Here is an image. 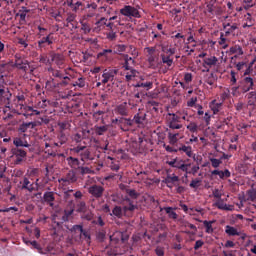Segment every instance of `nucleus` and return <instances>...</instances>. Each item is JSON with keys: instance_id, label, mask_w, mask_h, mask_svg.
I'll list each match as a JSON object with an SVG mask.
<instances>
[{"instance_id": "1", "label": "nucleus", "mask_w": 256, "mask_h": 256, "mask_svg": "<svg viewBox=\"0 0 256 256\" xmlns=\"http://www.w3.org/2000/svg\"><path fill=\"white\" fill-rule=\"evenodd\" d=\"M66 161L68 165L72 168L71 171L77 173V175H91V173L93 172L91 168L81 165V160H79V158L69 156L66 158Z\"/></svg>"}, {"instance_id": "2", "label": "nucleus", "mask_w": 256, "mask_h": 256, "mask_svg": "<svg viewBox=\"0 0 256 256\" xmlns=\"http://www.w3.org/2000/svg\"><path fill=\"white\" fill-rule=\"evenodd\" d=\"M163 53L160 54L161 61L158 62V65H165L167 69H171L173 67V55L177 53V48L170 46L169 48H162Z\"/></svg>"}, {"instance_id": "3", "label": "nucleus", "mask_w": 256, "mask_h": 256, "mask_svg": "<svg viewBox=\"0 0 256 256\" xmlns=\"http://www.w3.org/2000/svg\"><path fill=\"white\" fill-rule=\"evenodd\" d=\"M239 83L240 85L232 88L234 93L240 91V93L245 94L255 90V80L251 76H245Z\"/></svg>"}, {"instance_id": "4", "label": "nucleus", "mask_w": 256, "mask_h": 256, "mask_svg": "<svg viewBox=\"0 0 256 256\" xmlns=\"http://www.w3.org/2000/svg\"><path fill=\"white\" fill-rule=\"evenodd\" d=\"M74 155L80 157V160L85 163L86 161H93V155H91V149L85 145H77L71 149Z\"/></svg>"}, {"instance_id": "5", "label": "nucleus", "mask_w": 256, "mask_h": 256, "mask_svg": "<svg viewBox=\"0 0 256 256\" xmlns=\"http://www.w3.org/2000/svg\"><path fill=\"white\" fill-rule=\"evenodd\" d=\"M120 15H123V17H128V19H141V12H139V9L131 5H125L123 8H121Z\"/></svg>"}, {"instance_id": "6", "label": "nucleus", "mask_w": 256, "mask_h": 256, "mask_svg": "<svg viewBox=\"0 0 256 256\" xmlns=\"http://www.w3.org/2000/svg\"><path fill=\"white\" fill-rule=\"evenodd\" d=\"M144 51L147 53V61L150 67H157L159 65V53L155 47H146Z\"/></svg>"}, {"instance_id": "7", "label": "nucleus", "mask_w": 256, "mask_h": 256, "mask_svg": "<svg viewBox=\"0 0 256 256\" xmlns=\"http://www.w3.org/2000/svg\"><path fill=\"white\" fill-rule=\"evenodd\" d=\"M77 179V172L69 170L65 176L58 179V182L60 183V185H62V187H69V185L77 183Z\"/></svg>"}, {"instance_id": "8", "label": "nucleus", "mask_w": 256, "mask_h": 256, "mask_svg": "<svg viewBox=\"0 0 256 256\" xmlns=\"http://www.w3.org/2000/svg\"><path fill=\"white\" fill-rule=\"evenodd\" d=\"M38 49L43 50L47 49V47H51L55 43V37H53V32L46 34L45 36L39 37Z\"/></svg>"}, {"instance_id": "9", "label": "nucleus", "mask_w": 256, "mask_h": 256, "mask_svg": "<svg viewBox=\"0 0 256 256\" xmlns=\"http://www.w3.org/2000/svg\"><path fill=\"white\" fill-rule=\"evenodd\" d=\"M122 209L124 211V217H132L137 205L133 203V200L129 197L124 198Z\"/></svg>"}, {"instance_id": "10", "label": "nucleus", "mask_w": 256, "mask_h": 256, "mask_svg": "<svg viewBox=\"0 0 256 256\" xmlns=\"http://www.w3.org/2000/svg\"><path fill=\"white\" fill-rule=\"evenodd\" d=\"M217 63H219V59L216 56L210 55L207 58H204L202 60V67H204L202 73H209L211 67H215Z\"/></svg>"}, {"instance_id": "11", "label": "nucleus", "mask_w": 256, "mask_h": 256, "mask_svg": "<svg viewBox=\"0 0 256 256\" xmlns=\"http://www.w3.org/2000/svg\"><path fill=\"white\" fill-rule=\"evenodd\" d=\"M88 193L95 199H101L105 193V188L101 185L94 184L88 188Z\"/></svg>"}, {"instance_id": "12", "label": "nucleus", "mask_w": 256, "mask_h": 256, "mask_svg": "<svg viewBox=\"0 0 256 256\" xmlns=\"http://www.w3.org/2000/svg\"><path fill=\"white\" fill-rule=\"evenodd\" d=\"M20 189L22 191H29V193H33V191H37V183H33L29 181V178L24 177L22 181H20Z\"/></svg>"}, {"instance_id": "13", "label": "nucleus", "mask_w": 256, "mask_h": 256, "mask_svg": "<svg viewBox=\"0 0 256 256\" xmlns=\"http://www.w3.org/2000/svg\"><path fill=\"white\" fill-rule=\"evenodd\" d=\"M119 71L116 69H105L103 74H102V85H107L109 81H114L115 80V75H117Z\"/></svg>"}, {"instance_id": "14", "label": "nucleus", "mask_w": 256, "mask_h": 256, "mask_svg": "<svg viewBox=\"0 0 256 256\" xmlns=\"http://www.w3.org/2000/svg\"><path fill=\"white\" fill-rule=\"evenodd\" d=\"M168 115L171 117L168 120L169 129H172L173 131H175V129L183 128V125L179 124V116H177L175 113H168Z\"/></svg>"}, {"instance_id": "15", "label": "nucleus", "mask_w": 256, "mask_h": 256, "mask_svg": "<svg viewBox=\"0 0 256 256\" xmlns=\"http://www.w3.org/2000/svg\"><path fill=\"white\" fill-rule=\"evenodd\" d=\"M114 113L116 115H120L121 117H128L129 116V104L127 102H123L117 105L114 108Z\"/></svg>"}, {"instance_id": "16", "label": "nucleus", "mask_w": 256, "mask_h": 256, "mask_svg": "<svg viewBox=\"0 0 256 256\" xmlns=\"http://www.w3.org/2000/svg\"><path fill=\"white\" fill-rule=\"evenodd\" d=\"M14 67H16V69H20V71H23L24 73H27L31 66H29V61L26 59L16 57Z\"/></svg>"}, {"instance_id": "17", "label": "nucleus", "mask_w": 256, "mask_h": 256, "mask_svg": "<svg viewBox=\"0 0 256 256\" xmlns=\"http://www.w3.org/2000/svg\"><path fill=\"white\" fill-rule=\"evenodd\" d=\"M123 59L122 68L125 69V71H135V58L125 54Z\"/></svg>"}, {"instance_id": "18", "label": "nucleus", "mask_w": 256, "mask_h": 256, "mask_svg": "<svg viewBox=\"0 0 256 256\" xmlns=\"http://www.w3.org/2000/svg\"><path fill=\"white\" fill-rule=\"evenodd\" d=\"M181 227L185 229L184 233H186V235H195V233H197V226L189 223V221L182 220Z\"/></svg>"}, {"instance_id": "19", "label": "nucleus", "mask_w": 256, "mask_h": 256, "mask_svg": "<svg viewBox=\"0 0 256 256\" xmlns=\"http://www.w3.org/2000/svg\"><path fill=\"white\" fill-rule=\"evenodd\" d=\"M97 27H100L102 29H105L107 27V31H113V29L116 27L114 22H109V20L105 17H101L96 22Z\"/></svg>"}, {"instance_id": "20", "label": "nucleus", "mask_w": 256, "mask_h": 256, "mask_svg": "<svg viewBox=\"0 0 256 256\" xmlns=\"http://www.w3.org/2000/svg\"><path fill=\"white\" fill-rule=\"evenodd\" d=\"M225 233L226 235H229V237L237 236V237H241V239L243 240H245V238L247 237L246 234H242L241 232H239V230H237V228L229 225L225 227Z\"/></svg>"}, {"instance_id": "21", "label": "nucleus", "mask_w": 256, "mask_h": 256, "mask_svg": "<svg viewBox=\"0 0 256 256\" xmlns=\"http://www.w3.org/2000/svg\"><path fill=\"white\" fill-rule=\"evenodd\" d=\"M51 61H53V63H55L59 69H63V66L65 65V56L59 53H52Z\"/></svg>"}, {"instance_id": "22", "label": "nucleus", "mask_w": 256, "mask_h": 256, "mask_svg": "<svg viewBox=\"0 0 256 256\" xmlns=\"http://www.w3.org/2000/svg\"><path fill=\"white\" fill-rule=\"evenodd\" d=\"M13 155L16 157V165H19V163H22L23 159L27 157V151L21 148H14Z\"/></svg>"}, {"instance_id": "23", "label": "nucleus", "mask_w": 256, "mask_h": 256, "mask_svg": "<svg viewBox=\"0 0 256 256\" xmlns=\"http://www.w3.org/2000/svg\"><path fill=\"white\" fill-rule=\"evenodd\" d=\"M214 207L220 209L221 211H233V205H227L223 198H220L214 203Z\"/></svg>"}, {"instance_id": "24", "label": "nucleus", "mask_w": 256, "mask_h": 256, "mask_svg": "<svg viewBox=\"0 0 256 256\" xmlns=\"http://www.w3.org/2000/svg\"><path fill=\"white\" fill-rule=\"evenodd\" d=\"M13 145H15L16 149H20V147H31V144L24 137H15L13 139Z\"/></svg>"}, {"instance_id": "25", "label": "nucleus", "mask_w": 256, "mask_h": 256, "mask_svg": "<svg viewBox=\"0 0 256 256\" xmlns=\"http://www.w3.org/2000/svg\"><path fill=\"white\" fill-rule=\"evenodd\" d=\"M11 99V93L9 90H5L4 88H0V101L4 105H9V101Z\"/></svg>"}, {"instance_id": "26", "label": "nucleus", "mask_w": 256, "mask_h": 256, "mask_svg": "<svg viewBox=\"0 0 256 256\" xmlns=\"http://www.w3.org/2000/svg\"><path fill=\"white\" fill-rule=\"evenodd\" d=\"M248 107H255L256 105V90L249 91L246 94Z\"/></svg>"}, {"instance_id": "27", "label": "nucleus", "mask_w": 256, "mask_h": 256, "mask_svg": "<svg viewBox=\"0 0 256 256\" xmlns=\"http://www.w3.org/2000/svg\"><path fill=\"white\" fill-rule=\"evenodd\" d=\"M168 132V141L170 145H176V143L179 141V134L177 132H173L169 129H166Z\"/></svg>"}, {"instance_id": "28", "label": "nucleus", "mask_w": 256, "mask_h": 256, "mask_svg": "<svg viewBox=\"0 0 256 256\" xmlns=\"http://www.w3.org/2000/svg\"><path fill=\"white\" fill-rule=\"evenodd\" d=\"M179 181V176H175V174H173V176L168 175L164 180L163 183H165L167 185V187H169V189L173 188V183H177Z\"/></svg>"}, {"instance_id": "29", "label": "nucleus", "mask_w": 256, "mask_h": 256, "mask_svg": "<svg viewBox=\"0 0 256 256\" xmlns=\"http://www.w3.org/2000/svg\"><path fill=\"white\" fill-rule=\"evenodd\" d=\"M177 151L180 153H185L187 157H195L193 154V148L191 146L182 144L179 148H177Z\"/></svg>"}, {"instance_id": "30", "label": "nucleus", "mask_w": 256, "mask_h": 256, "mask_svg": "<svg viewBox=\"0 0 256 256\" xmlns=\"http://www.w3.org/2000/svg\"><path fill=\"white\" fill-rule=\"evenodd\" d=\"M211 175H218L220 179H229V177H231V172L228 169H225L224 171L213 170Z\"/></svg>"}, {"instance_id": "31", "label": "nucleus", "mask_w": 256, "mask_h": 256, "mask_svg": "<svg viewBox=\"0 0 256 256\" xmlns=\"http://www.w3.org/2000/svg\"><path fill=\"white\" fill-rule=\"evenodd\" d=\"M110 215H114L117 219H123V217H125V211L123 210V207L115 206Z\"/></svg>"}, {"instance_id": "32", "label": "nucleus", "mask_w": 256, "mask_h": 256, "mask_svg": "<svg viewBox=\"0 0 256 256\" xmlns=\"http://www.w3.org/2000/svg\"><path fill=\"white\" fill-rule=\"evenodd\" d=\"M72 87H78V89H83L86 85L85 77L79 76L76 81L70 83Z\"/></svg>"}, {"instance_id": "33", "label": "nucleus", "mask_w": 256, "mask_h": 256, "mask_svg": "<svg viewBox=\"0 0 256 256\" xmlns=\"http://www.w3.org/2000/svg\"><path fill=\"white\" fill-rule=\"evenodd\" d=\"M160 211H165L169 219H173L174 221L177 219V217H179V215H177V212L173 211V207L160 208Z\"/></svg>"}, {"instance_id": "34", "label": "nucleus", "mask_w": 256, "mask_h": 256, "mask_svg": "<svg viewBox=\"0 0 256 256\" xmlns=\"http://www.w3.org/2000/svg\"><path fill=\"white\" fill-rule=\"evenodd\" d=\"M230 53L231 55H235L234 57H239L243 55V48L240 45H234L230 47Z\"/></svg>"}, {"instance_id": "35", "label": "nucleus", "mask_w": 256, "mask_h": 256, "mask_svg": "<svg viewBox=\"0 0 256 256\" xmlns=\"http://www.w3.org/2000/svg\"><path fill=\"white\" fill-rule=\"evenodd\" d=\"M43 199L46 203H50V206H53V201H55V194L53 192H45Z\"/></svg>"}, {"instance_id": "36", "label": "nucleus", "mask_w": 256, "mask_h": 256, "mask_svg": "<svg viewBox=\"0 0 256 256\" xmlns=\"http://www.w3.org/2000/svg\"><path fill=\"white\" fill-rule=\"evenodd\" d=\"M221 107H222V104L221 103H217L216 100H213L210 103V109L213 111L214 115H217V113H219V111H221Z\"/></svg>"}, {"instance_id": "37", "label": "nucleus", "mask_w": 256, "mask_h": 256, "mask_svg": "<svg viewBox=\"0 0 256 256\" xmlns=\"http://www.w3.org/2000/svg\"><path fill=\"white\" fill-rule=\"evenodd\" d=\"M175 169H180L181 171H184L185 173H187L188 169H189V164H185L183 163V160L177 161L174 165Z\"/></svg>"}, {"instance_id": "38", "label": "nucleus", "mask_w": 256, "mask_h": 256, "mask_svg": "<svg viewBox=\"0 0 256 256\" xmlns=\"http://www.w3.org/2000/svg\"><path fill=\"white\" fill-rule=\"evenodd\" d=\"M213 223H215V220H213V221H207V220H204L203 221V225H204V227H205V231H206V233H208V234H211V233H213Z\"/></svg>"}, {"instance_id": "39", "label": "nucleus", "mask_w": 256, "mask_h": 256, "mask_svg": "<svg viewBox=\"0 0 256 256\" xmlns=\"http://www.w3.org/2000/svg\"><path fill=\"white\" fill-rule=\"evenodd\" d=\"M48 72L51 73L52 77H56L57 79H61L65 75H63L62 71L55 70L53 67L48 68Z\"/></svg>"}, {"instance_id": "40", "label": "nucleus", "mask_w": 256, "mask_h": 256, "mask_svg": "<svg viewBox=\"0 0 256 256\" xmlns=\"http://www.w3.org/2000/svg\"><path fill=\"white\" fill-rule=\"evenodd\" d=\"M206 11L210 15H214L215 13V0H210L206 5Z\"/></svg>"}, {"instance_id": "41", "label": "nucleus", "mask_w": 256, "mask_h": 256, "mask_svg": "<svg viewBox=\"0 0 256 256\" xmlns=\"http://www.w3.org/2000/svg\"><path fill=\"white\" fill-rule=\"evenodd\" d=\"M112 54H113V50L104 49L98 53V59H101V57H105V59H109V57H111Z\"/></svg>"}, {"instance_id": "42", "label": "nucleus", "mask_w": 256, "mask_h": 256, "mask_svg": "<svg viewBox=\"0 0 256 256\" xmlns=\"http://www.w3.org/2000/svg\"><path fill=\"white\" fill-rule=\"evenodd\" d=\"M24 109H25L26 113L30 112V114H27V116H29V117H33V115H41V111L35 110L32 106H26V107H24Z\"/></svg>"}, {"instance_id": "43", "label": "nucleus", "mask_w": 256, "mask_h": 256, "mask_svg": "<svg viewBox=\"0 0 256 256\" xmlns=\"http://www.w3.org/2000/svg\"><path fill=\"white\" fill-rule=\"evenodd\" d=\"M132 121L136 125H143V121H145V116H141L139 113H137L134 115Z\"/></svg>"}, {"instance_id": "44", "label": "nucleus", "mask_w": 256, "mask_h": 256, "mask_svg": "<svg viewBox=\"0 0 256 256\" xmlns=\"http://www.w3.org/2000/svg\"><path fill=\"white\" fill-rule=\"evenodd\" d=\"M106 39L109 41H115L117 39V32H115V28H112V30H108L106 33Z\"/></svg>"}, {"instance_id": "45", "label": "nucleus", "mask_w": 256, "mask_h": 256, "mask_svg": "<svg viewBox=\"0 0 256 256\" xmlns=\"http://www.w3.org/2000/svg\"><path fill=\"white\" fill-rule=\"evenodd\" d=\"M204 81L208 85H214L215 84V74L211 73V74L205 75L204 76Z\"/></svg>"}, {"instance_id": "46", "label": "nucleus", "mask_w": 256, "mask_h": 256, "mask_svg": "<svg viewBox=\"0 0 256 256\" xmlns=\"http://www.w3.org/2000/svg\"><path fill=\"white\" fill-rule=\"evenodd\" d=\"M58 140H59L60 145H65V143H67L68 138L64 131L59 132Z\"/></svg>"}, {"instance_id": "47", "label": "nucleus", "mask_w": 256, "mask_h": 256, "mask_svg": "<svg viewBox=\"0 0 256 256\" xmlns=\"http://www.w3.org/2000/svg\"><path fill=\"white\" fill-rule=\"evenodd\" d=\"M87 211V204L85 201H80L77 203V212L78 213H85Z\"/></svg>"}, {"instance_id": "48", "label": "nucleus", "mask_w": 256, "mask_h": 256, "mask_svg": "<svg viewBox=\"0 0 256 256\" xmlns=\"http://www.w3.org/2000/svg\"><path fill=\"white\" fill-rule=\"evenodd\" d=\"M108 129L107 126H95V133L96 135H103L107 133Z\"/></svg>"}, {"instance_id": "49", "label": "nucleus", "mask_w": 256, "mask_h": 256, "mask_svg": "<svg viewBox=\"0 0 256 256\" xmlns=\"http://www.w3.org/2000/svg\"><path fill=\"white\" fill-rule=\"evenodd\" d=\"M80 23L82 25L81 31H83L84 35L91 33V25H89V23H85V22H80Z\"/></svg>"}, {"instance_id": "50", "label": "nucleus", "mask_w": 256, "mask_h": 256, "mask_svg": "<svg viewBox=\"0 0 256 256\" xmlns=\"http://www.w3.org/2000/svg\"><path fill=\"white\" fill-rule=\"evenodd\" d=\"M65 27L69 28L71 31H75V29L79 28V22H66Z\"/></svg>"}, {"instance_id": "51", "label": "nucleus", "mask_w": 256, "mask_h": 256, "mask_svg": "<svg viewBox=\"0 0 256 256\" xmlns=\"http://www.w3.org/2000/svg\"><path fill=\"white\" fill-rule=\"evenodd\" d=\"M127 46L124 44H118L114 46L115 53H125Z\"/></svg>"}, {"instance_id": "52", "label": "nucleus", "mask_w": 256, "mask_h": 256, "mask_svg": "<svg viewBox=\"0 0 256 256\" xmlns=\"http://www.w3.org/2000/svg\"><path fill=\"white\" fill-rule=\"evenodd\" d=\"M126 193L130 199H138L139 198V193L137 191H135V189H128L126 191Z\"/></svg>"}, {"instance_id": "53", "label": "nucleus", "mask_w": 256, "mask_h": 256, "mask_svg": "<svg viewBox=\"0 0 256 256\" xmlns=\"http://www.w3.org/2000/svg\"><path fill=\"white\" fill-rule=\"evenodd\" d=\"M136 87H144L149 91V89H153V82H138Z\"/></svg>"}, {"instance_id": "54", "label": "nucleus", "mask_w": 256, "mask_h": 256, "mask_svg": "<svg viewBox=\"0 0 256 256\" xmlns=\"http://www.w3.org/2000/svg\"><path fill=\"white\" fill-rule=\"evenodd\" d=\"M77 21V14L69 12L67 13L66 23H73Z\"/></svg>"}, {"instance_id": "55", "label": "nucleus", "mask_w": 256, "mask_h": 256, "mask_svg": "<svg viewBox=\"0 0 256 256\" xmlns=\"http://www.w3.org/2000/svg\"><path fill=\"white\" fill-rule=\"evenodd\" d=\"M107 235V232L105 230H99L96 234V238L100 243H103L105 241V236Z\"/></svg>"}, {"instance_id": "56", "label": "nucleus", "mask_w": 256, "mask_h": 256, "mask_svg": "<svg viewBox=\"0 0 256 256\" xmlns=\"http://www.w3.org/2000/svg\"><path fill=\"white\" fill-rule=\"evenodd\" d=\"M187 129L188 131H190V133H197L199 126H197V123L195 122H190L189 125L187 126Z\"/></svg>"}, {"instance_id": "57", "label": "nucleus", "mask_w": 256, "mask_h": 256, "mask_svg": "<svg viewBox=\"0 0 256 256\" xmlns=\"http://www.w3.org/2000/svg\"><path fill=\"white\" fill-rule=\"evenodd\" d=\"M238 28L239 27L237 23L232 24L225 32V37H229V35H231V33H233L234 31H237Z\"/></svg>"}, {"instance_id": "58", "label": "nucleus", "mask_w": 256, "mask_h": 256, "mask_svg": "<svg viewBox=\"0 0 256 256\" xmlns=\"http://www.w3.org/2000/svg\"><path fill=\"white\" fill-rule=\"evenodd\" d=\"M210 162L214 169H217L221 165V163H223L221 158L220 159L210 158Z\"/></svg>"}, {"instance_id": "59", "label": "nucleus", "mask_w": 256, "mask_h": 256, "mask_svg": "<svg viewBox=\"0 0 256 256\" xmlns=\"http://www.w3.org/2000/svg\"><path fill=\"white\" fill-rule=\"evenodd\" d=\"M219 45H223V49H227V47H229V44H227V38H225V34L223 33L220 34Z\"/></svg>"}, {"instance_id": "60", "label": "nucleus", "mask_w": 256, "mask_h": 256, "mask_svg": "<svg viewBox=\"0 0 256 256\" xmlns=\"http://www.w3.org/2000/svg\"><path fill=\"white\" fill-rule=\"evenodd\" d=\"M130 72H128L126 75H125V79L126 81H132L133 78L137 75V70H128Z\"/></svg>"}, {"instance_id": "61", "label": "nucleus", "mask_w": 256, "mask_h": 256, "mask_svg": "<svg viewBox=\"0 0 256 256\" xmlns=\"http://www.w3.org/2000/svg\"><path fill=\"white\" fill-rule=\"evenodd\" d=\"M130 149H131V153H133V155H136V153H139V143L132 142L130 144Z\"/></svg>"}, {"instance_id": "62", "label": "nucleus", "mask_w": 256, "mask_h": 256, "mask_svg": "<svg viewBox=\"0 0 256 256\" xmlns=\"http://www.w3.org/2000/svg\"><path fill=\"white\" fill-rule=\"evenodd\" d=\"M247 195H248L250 201H256V190L255 189L248 190Z\"/></svg>"}, {"instance_id": "63", "label": "nucleus", "mask_w": 256, "mask_h": 256, "mask_svg": "<svg viewBox=\"0 0 256 256\" xmlns=\"http://www.w3.org/2000/svg\"><path fill=\"white\" fill-rule=\"evenodd\" d=\"M199 185H201V179H199V178L192 180L190 183V187L192 189H197V187H199Z\"/></svg>"}, {"instance_id": "64", "label": "nucleus", "mask_w": 256, "mask_h": 256, "mask_svg": "<svg viewBox=\"0 0 256 256\" xmlns=\"http://www.w3.org/2000/svg\"><path fill=\"white\" fill-rule=\"evenodd\" d=\"M155 253L157 256H165V247L157 246Z\"/></svg>"}]
</instances>
